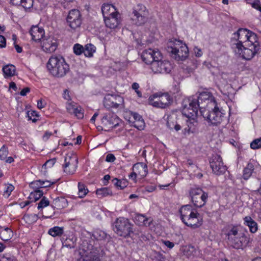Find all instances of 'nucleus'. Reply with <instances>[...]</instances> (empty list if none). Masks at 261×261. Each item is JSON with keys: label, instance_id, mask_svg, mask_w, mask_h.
I'll list each match as a JSON object with an SVG mask.
<instances>
[{"label": "nucleus", "instance_id": "obj_1", "mask_svg": "<svg viewBox=\"0 0 261 261\" xmlns=\"http://www.w3.org/2000/svg\"><path fill=\"white\" fill-rule=\"evenodd\" d=\"M142 60L147 64H151L152 70L155 73H168L171 70V65L168 61H162V56L158 49L148 48L141 55Z\"/></svg>", "mask_w": 261, "mask_h": 261}, {"label": "nucleus", "instance_id": "obj_2", "mask_svg": "<svg viewBox=\"0 0 261 261\" xmlns=\"http://www.w3.org/2000/svg\"><path fill=\"white\" fill-rule=\"evenodd\" d=\"M256 41H258L257 37L255 34L246 29L241 28L232 34L230 45L234 53H239L244 43L250 44Z\"/></svg>", "mask_w": 261, "mask_h": 261}, {"label": "nucleus", "instance_id": "obj_3", "mask_svg": "<svg viewBox=\"0 0 261 261\" xmlns=\"http://www.w3.org/2000/svg\"><path fill=\"white\" fill-rule=\"evenodd\" d=\"M226 236L229 245L236 249L243 250L248 245L250 242V239L247 234L236 226L228 230Z\"/></svg>", "mask_w": 261, "mask_h": 261}, {"label": "nucleus", "instance_id": "obj_4", "mask_svg": "<svg viewBox=\"0 0 261 261\" xmlns=\"http://www.w3.org/2000/svg\"><path fill=\"white\" fill-rule=\"evenodd\" d=\"M46 67L49 72L54 76L62 77L69 71V65L61 56H52L49 59Z\"/></svg>", "mask_w": 261, "mask_h": 261}, {"label": "nucleus", "instance_id": "obj_5", "mask_svg": "<svg viewBox=\"0 0 261 261\" xmlns=\"http://www.w3.org/2000/svg\"><path fill=\"white\" fill-rule=\"evenodd\" d=\"M179 213L182 222L188 227L195 228L202 224L200 214L190 205L182 206L179 210Z\"/></svg>", "mask_w": 261, "mask_h": 261}, {"label": "nucleus", "instance_id": "obj_6", "mask_svg": "<svg viewBox=\"0 0 261 261\" xmlns=\"http://www.w3.org/2000/svg\"><path fill=\"white\" fill-rule=\"evenodd\" d=\"M211 109L212 111H210L209 109L200 110V114L205 119L214 125L220 124L225 120V114L223 110L220 109L217 104L214 105Z\"/></svg>", "mask_w": 261, "mask_h": 261}, {"label": "nucleus", "instance_id": "obj_7", "mask_svg": "<svg viewBox=\"0 0 261 261\" xmlns=\"http://www.w3.org/2000/svg\"><path fill=\"white\" fill-rule=\"evenodd\" d=\"M148 14L149 13L146 7L144 5L139 4L133 7L129 16L132 23L140 26L147 22Z\"/></svg>", "mask_w": 261, "mask_h": 261}, {"label": "nucleus", "instance_id": "obj_8", "mask_svg": "<svg viewBox=\"0 0 261 261\" xmlns=\"http://www.w3.org/2000/svg\"><path fill=\"white\" fill-rule=\"evenodd\" d=\"M113 226L114 231L119 236L127 238L133 233V224L124 217L117 218Z\"/></svg>", "mask_w": 261, "mask_h": 261}, {"label": "nucleus", "instance_id": "obj_9", "mask_svg": "<svg viewBox=\"0 0 261 261\" xmlns=\"http://www.w3.org/2000/svg\"><path fill=\"white\" fill-rule=\"evenodd\" d=\"M198 99L193 96L185 98L182 102V114L185 117H197L199 103Z\"/></svg>", "mask_w": 261, "mask_h": 261}, {"label": "nucleus", "instance_id": "obj_10", "mask_svg": "<svg viewBox=\"0 0 261 261\" xmlns=\"http://www.w3.org/2000/svg\"><path fill=\"white\" fill-rule=\"evenodd\" d=\"M172 98L167 93H154L148 98L149 104L154 107L164 109L169 106Z\"/></svg>", "mask_w": 261, "mask_h": 261}, {"label": "nucleus", "instance_id": "obj_11", "mask_svg": "<svg viewBox=\"0 0 261 261\" xmlns=\"http://www.w3.org/2000/svg\"><path fill=\"white\" fill-rule=\"evenodd\" d=\"M171 53L177 60H184L188 56L189 49L186 44L181 41L174 39L171 42Z\"/></svg>", "mask_w": 261, "mask_h": 261}, {"label": "nucleus", "instance_id": "obj_12", "mask_svg": "<svg viewBox=\"0 0 261 261\" xmlns=\"http://www.w3.org/2000/svg\"><path fill=\"white\" fill-rule=\"evenodd\" d=\"M191 201L195 206L201 207L206 203L208 194L200 188H192L189 192Z\"/></svg>", "mask_w": 261, "mask_h": 261}, {"label": "nucleus", "instance_id": "obj_13", "mask_svg": "<svg viewBox=\"0 0 261 261\" xmlns=\"http://www.w3.org/2000/svg\"><path fill=\"white\" fill-rule=\"evenodd\" d=\"M239 53H234L239 57L243 59L249 60L251 59L257 53L260 49V46L258 41L255 43H250V44H245L243 47H241Z\"/></svg>", "mask_w": 261, "mask_h": 261}, {"label": "nucleus", "instance_id": "obj_14", "mask_svg": "<svg viewBox=\"0 0 261 261\" xmlns=\"http://www.w3.org/2000/svg\"><path fill=\"white\" fill-rule=\"evenodd\" d=\"M194 96L198 99L200 112L201 110H204L212 108L214 105L217 104L214 97L210 92L204 91L200 93L199 96Z\"/></svg>", "mask_w": 261, "mask_h": 261}, {"label": "nucleus", "instance_id": "obj_15", "mask_svg": "<svg viewBox=\"0 0 261 261\" xmlns=\"http://www.w3.org/2000/svg\"><path fill=\"white\" fill-rule=\"evenodd\" d=\"M119 118L110 112L104 114L101 118V123L108 129L116 128L119 125Z\"/></svg>", "mask_w": 261, "mask_h": 261}, {"label": "nucleus", "instance_id": "obj_16", "mask_svg": "<svg viewBox=\"0 0 261 261\" xmlns=\"http://www.w3.org/2000/svg\"><path fill=\"white\" fill-rule=\"evenodd\" d=\"M67 21L72 29L75 30L79 28L82 23L80 12L76 9L70 11L67 17Z\"/></svg>", "mask_w": 261, "mask_h": 261}, {"label": "nucleus", "instance_id": "obj_17", "mask_svg": "<svg viewBox=\"0 0 261 261\" xmlns=\"http://www.w3.org/2000/svg\"><path fill=\"white\" fill-rule=\"evenodd\" d=\"M41 44L42 49L48 53L54 52L58 46L57 40L52 36L43 39Z\"/></svg>", "mask_w": 261, "mask_h": 261}, {"label": "nucleus", "instance_id": "obj_18", "mask_svg": "<svg viewBox=\"0 0 261 261\" xmlns=\"http://www.w3.org/2000/svg\"><path fill=\"white\" fill-rule=\"evenodd\" d=\"M185 120L186 126L183 129L185 135H189L191 133H194L197 130L198 122L196 120L197 117H186Z\"/></svg>", "mask_w": 261, "mask_h": 261}, {"label": "nucleus", "instance_id": "obj_19", "mask_svg": "<svg viewBox=\"0 0 261 261\" xmlns=\"http://www.w3.org/2000/svg\"><path fill=\"white\" fill-rule=\"evenodd\" d=\"M119 16L120 14L117 13L104 18L106 27L110 29L116 28L120 23Z\"/></svg>", "mask_w": 261, "mask_h": 261}, {"label": "nucleus", "instance_id": "obj_20", "mask_svg": "<svg viewBox=\"0 0 261 261\" xmlns=\"http://www.w3.org/2000/svg\"><path fill=\"white\" fill-rule=\"evenodd\" d=\"M30 34L32 38L35 41H39L44 39V31L42 28H39L38 26H33L30 31Z\"/></svg>", "mask_w": 261, "mask_h": 261}, {"label": "nucleus", "instance_id": "obj_21", "mask_svg": "<svg viewBox=\"0 0 261 261\" xmlns=\"http://www.w3.org/2000/svg\"><path fill=\"white\" fill-rule=\"evenodd\" d=\"M101 12L103 18L112 15L119 13L116 10L115 7L112 4H104L101 7Z\"/></svg>", "mask_w": 261, "mask_h": 261}, {"label": "nucleus", "instance_id": "obj_22", "mask_svg": "<svg viewBox=\"0 0 261 261\" xmlns=\"http://www.w3.org/2000/svg\"><path fill=\"white\" fill-rule=\"evenodd\" d=\"M76 241V238L73 235H71L69 237L64 236L61 239L63 247H66L70 249L74 248L75 247Z\"/></svg>", "mask_w": 261, "mask_h": 261}, {"label": "nucleus", "instance_id": "obj_23", "mask_svg": "<svg viewBox=\"0 0 261 261\" xmlns=\"http://www.w3.org/2000/svg\"><path fill=\"white\" fill-rule=\"evenodd\" d=\"M134 222L139 226H149L151 221L144 215L137 214L134 218Z\"/></svg>", "mask_w": 261, "mask_h": 261}, {"label": "nucleus", "instance_id": "obj_24", "mask_svg": "<svg viewBox=\"0 0 261 261\" xmlns=\"http://www.w3.org/2000/svg\"><path fill=\"white\" fill-rule=\"evenodd\" d=\"M243 220L244 225L249 227L250 232L253 233L257 231L258 229L257 224L250 216L245 217Z\"/></svg>", "mask_w": 261, "mask_h": 261}, {"label": "nucleus", "instance_id": "obj_25", "mask_svg": "<svg viewBox=\"0 0 261 261\" xmlns=\"http://www.w3.org/2000/svg\"><path fill=\"white\" fill-rule=\"evenodd\" d=\"M68 205L67 200L63 197L55 198L51 205L52 207L57 209H61L66 207Z\"/></svg>", "mask_w": 261, "mask_h": 261}, {"label": "nucleus", "instance_id": "obj_26", "mask_svg": "<svg viewBox=\"0 0 261 261\" xmlns=\"http://www.w3.org/2000/svg\"><path fill=\"white\" fill-rule=\"evenodd\" d=\"M132 116L135 120L134 126L139 130L143 129L145 124L142 117L137 113H132Z\"/></svg>", "mask_w": 261, "mask_h": 261}, {"label": "nucleus", "instance_id": "obj_27", "mask_svg": "<svg viewBox=\"0 0 261 261\" xmlns=\"http://www.w3.org/2000/svg\"><path fill=\"white\" fill-rule=\"evenodd\" d=\"M8 154V148L5 145H3L0 149V160L1 161H5L7 163L13 162L14 159L12 157L9 156L7 158Z\"/></svg>", "mask_w": 261, "mask_h": 261}, {"label": "nucleus", "instance_id": "obj_28", "mask_svg": "<svg viewBox=\"0 0 261 261\" xmlns=\"http://www.w3.org/2000/svg\"><path fill=\"white\" fill-rule=\"evenodd\" d=\"M13 233L9 228H2L0 229V238L4 241L10 240L13 237Z\"/></svg>", "mask_w": 261, "mask_h": 261}, {"label": "nucleus", "instance_id": "obj_29", "mask_svg": "<svg viewBox=\"0 0 261 261\" xmlns=\"http://www.w3.org/2000/svg\"><path fill=\"white\" fill-rule=\"evenodd\" d=\"M213 172L216 175H220L225 173L227 167L224 164H210Z\"/></svg>", "mask_w": 261, "mask_h": 261}, {"label": "nucleus", "instance_id": "obj_30", "mask_svg": "<svg viewBox=\"0 0 261 261\" xmlns=\"http://www.w3.org/2000/svg\"><path fill=\"white\" fill-rule=\"evenodd\" d=\"M2 70L4 74V76L5 77H8L14 75L16 71V68L14 65L12 64H9L4 66Z\"/></svg>", "mask_w": 261, "mask_h": 261}, {"label": "nucleus", "instance_id": "obj_31", "mask_svg": "<svg viewBox=\"0 0 261 261\" xmlns=\"http://www.w3.org/2000/svg\"><path fill=\"white\" fill-rule=\"evenodd\" d=\"M181 250L183 254L188 258L193 256L195 253V248L191 245H186L183 246L181 248Z\"/></svg>", "mask_w": 261, "mask_h": 261}, {"label": "nucleus", "instance_id": "obj_32", "mask_svg": "<svg viewBox=\"0 0 261 261\" xmlns=\"http://www.w3.org/2000/svg\"><path fill=\"white\" fill-rule=\"evenodd\" d=\"M64 232V227L55 226L48 230V233L53 237H60Z\"/></svg>", "mask_w": 261, "mask_h": 261}, {"label": "nucleus", "instance_id": "obj_33", "mask_svg": "<svg viewBox=\"0 0 261 261\" xmlns=\"http://www.w3.org/2000/svg\"><path fill=\"white\" fill-rule=\"evenodd\" d=\"M96 51L95 46L91 44H87L84 47V54L87 57H92L93 56L94 53Z\"/></svg>", "mask_w": 261, "mask_h": 261}, {"label": "nucleus", "instance_id": "obj_34", "mask_svg": "<svg viewBox=\"0 0 261 261\" xmlns=\"http://www.w3.org/2000/svg\"><path fill=\"white\" fill-rule=\"evenodd\" d=\"M115 97L111 96H107L105 97L104 99V105L106 107H113L117 108L119 107V104L117 103L116 102H114L113 99H114Z\"/></svg>", "mask_w": 261, "mask_h": 261}, {"label": "nucleus", "instance_id": "obj_35", "mask_svg": "<svg viewBox=\"0 0 261 261\" xmlns=\"http://www.w3.org/2000/svg\"><path fill=\"white\" fill-rule=\"evenodd\" d=\"M136 169L139 170L138 173L141 176H145L147 173V164H134L133 170Z\"/></svg>", "mask_w": 261, "mask_h": 261}, {"label": "nucleus", "instance_id": "obj_36", "mask_svg": "<svg viewBox=\"0 0 261 261\" xmlns=\"http://www.w3.org/2000/svg\"><path fill=\"white\" fill-rule=\"evenodd\" d=\"M96 194L99 198L106 197L112 195V192L108 188H102L97 189Z\"/></svg>", "mask_w": 261, "mask_h": 261}, {"label": "nucleus", "instance_id": "obj_37", "mask_svg": "<svg viewBox=\"0 0 261 261\" xmlns=\"http://www.w3.org/2000/svg\"><path fill=\"white\" fill-rule=\"evenodd\" d=\"M43 194V192L40 190H35L34 192H32L29 197V198L32 201H36L42 197Z\"/></svg>", "mask_w": 261, "mask_h": 261}, {"label": "nucleus", "instance_id": "obj_38", "mask_svg": "<svg viewBox=\"0 0 261 261\" xmlns=\"http://www.w3.org/2000/svg\"><path fill=\"white\" fill-rule=\"evenodd\" d=\"M92 237L95 240H103L106 239L107 234L105 231L97 229L93 232Z\"/></svg>", "mask_w": 261, "mask_h": 261}, {"label": "nucleus", "instance_id": "obj_39", "mask_svg": "<svg viewBox=\"0 0 261 261\" xmlns=\"http://www.w3.org/2000/svg\"><path fill=\"white\" fill-rule=\"evenodd\" d=\"M77 168L76 164H64L63 168L64 172L68 174H73Z\"/></svg>", "mask_w": 261, "mask_h": 261}, {"label": "nucleus", "instance_id": "obj_40", "mask_svg": "<svg viewBox=\"0 0 261 261\" xmlns=\"http://www.w3.org/2000/svg\"><path fill=\"white\" fill-rule=\"evenodd\" d=\"M78 189L79 197L81 198H84L88 192V190L86 188L85 185L80 182L78 183Z\"/></svg>", "mask_w": 261, "mask_h": 261}, {"label": "nucleus", "instance_id": "obj_41", "mask_svg": "<svg viewBox=\"0 0 261 261\" xmlns=\"http://www.w3.org/2000/svg\"><path fill=\"white\" fill-rule=\"evenodd\" d=\"M112 181L114 185L120 189H123L128 185L127 181L124 179L119 180L117 178H114Z\"/></svg>", "mask_w": 261, "mask_h": 261}, {"label": "nucleus", "instance_id": "obj_42", "mask_svg": "<svg viewBox=\"0 0 261 261\" xmlns=\"http://www.w3.org/2000/svg\"><path fill=\"white\" fill-rule=\"evenodd\" d=\"M253 166L252 164H248L247 166L243 170V177L244 179H248L252 173Z\"/></svg>", "mask_w": 261, "mask_h": 261}, {"label": "nucleus", "instance_id": "obj_43", "mask_svg": "<svg viewBox=\"0 0 261 261\" xmlns=\"http://www.w3.org/2000/svg\"><path fill=\"white\" fill-rule=\"evenodd\" d=\"M38 218V216L35 214H27L23 217L24 220L30 224L35 222Z\"/></svg>", "mask_w": 261, "mask_h": 261}, {"label": "nucleus", "instance_id": "obj_44", "mask_svg": "<svg viewBox=\"0 0 261 261\" xmlns=\"http://www.w3.org/2000/svg\"><path fill=\"white\" fill-rule=\"evenodd\" d=\"M14 187L11 184H7L5 185L4 190L3 196L8 198L11 195V192L14 190Z\"/></svg>", "mask_w": 261, "mask_h": 261}, {"label": "nucleus", "instance_id": "obj_45", "mask_svg": "<svg viewBox=\"0 0 261 261\" xmlns=\"http://www.w3.org/2000/svg\"><path fill=\"white\" fill-rule=\"evenodd\" d=\"M250 148L254 150L261 148V137L253 140L250 143Z\"/></svg>", "mask_w": 261, "mask_h": 261}, {"label": "nucleus", "instance_id": "obj_46", "mask_svg": "<svg viewBox=\"0 0 261 261\" xmlns=\"http://www.w3.org/2000/svg\"><path fill=\"white\" fill-rule=\"evenodd\" d=\"M49 205V201L45 197H43L38 203L37 208L38 210L42 209Z\"/></svg>", "mask_w": 261, "mask_h": 261}, {"label": "nucleus", "instance_id": "obj_47", "mask_svg": "<svg viewBox=\"0 0 261 261\" xmlns=\"http://www.w3.org/2000/svg\"><path fill=\"white\" fill-rule=\"evenodd\" d=\"M65 163H77L78 162L76 154H68L65 159Z\"/></svg>", "mask_w": 261, "mask_h": 261}, {"label": "nucleus", "instance_id": "obj_48", "mask_svg": "<svg viewBox=\"0 0 261 261\" xmlns=\"http://www.w3.org/2000/svg\"><path fill=\"white\" fill-rule=\"evenodd\" d=\"M73 49L75 54L80 55L82 53H84V47L82 45L76 43L74 45Z\"/></svg>", "mask_w": 261, "mask_h": 261}, {"label": "nucleus", "instance_id": "obj_49", "mask_svg": "<svg viewBox=\"0 0 261 261\" xmlns=\"http://www.w3.org/2000/svg\"><path fill=\"white\" fill-rule=\"evenodd\" d=\"M76 116L78 118H83L84 117V113L83 110L81 107L76 106L74 112L72 113Z\"/></svg>", "mask_w": 261, "mask_h": 261}, {"label": "nucleus", "instance_id": "obj_50", "mask_svg": "<svg viewBox=\"0 0 261 261\" xmlns=\"http://www.w3.org/2000/svg\"><path fill=\"white\" fill-rule=\"evenodd\" d=\"M33 5V0H23L22 1L21 6L25 9H30Z\"/></svg>", "mask_w": 261, "mask_h": 261}, {"label": "nucleus", "instance_id": "obj_51", "mask_svg": "<svg viewBox=\"0 0 261 261\" xmlns=\"http://www.w3.org/2000/svg\"><path fill=\"white\" fill-rule=\"evenodd\" d=\"M222 162V159L218 154L213 155L210 161V163H221Z\"/></svg>", "mask_w": 261, "mask_h": 261}, {"label": "nucleus", "instance_id": "obj_52", "mask_svg": "<svg viewBox=\"0 0 261 261\" xmlns=\"http://www.w3.org/2000/svg\"><path fill=\"white\" fill-rule=\"evenodd\" d=\"M1 261H17L15 257L10 254H5L1 257Z\"/></svg>", "mask_w": 261, "mask_h": 261}, {"label": "nucleus", "instance_id": "obj_53", "mask_svg": "<svg viewBox=\"0 0 261 261\" xmlns=\"http://www.w3.org/2000/svg\"><path fill=\"white\" fill-rule=\"evenodd\" d=\"M42 180H36L30 184V186L34 189L36 190H39V189L42 188Z\"/></svg>", "mask_w": 261, "mask_h": 261}, {"label": "nucleus", "instance_id": "obj_54", "mask_svg": "<svg viewBox=\"0 0 261 261\" xmlns=\"http://www.w3.org/2000/svg\"><path fill=\"white\" fill-rule=\"evenodd\" d=\"M42 180H36L30 184V186L34 189L36 190H39V189L42 188Z\"/></svg>", "mask_w": 261, "mask_h": 261}, {"label": "nucleus", "instance_id": "obj_55", "mask_svg": "<svg viewBox=\"0 0 261 261\" xmlns=\"http://www.w3.org/2000/svg\"><path fill=\"white\" fill-rule=\"evenodd\" d=\"M76 107V106L73 102H68L66 105L67 110L70 113H72L74 112Z\"/></svg>", "mask_w": 261, "mask_h": 261}, {"label": "nucleus", "instance_id": "obj_56", "mask_svg": "<svg viewBox=\"0 0 261 261\" xmlns=\"http://www.w3.org/2000/svg\"><path fill=\"white\" fill-rule=\"evenodd\" d=\"M26 116L28 117V120H31L34 122H36L37 120L36 118H32V116H37V114L35 111H27L26 112Z\"/></svg>", "mask_w": 261, "mask_h": 261}, {"label": "nucleus", "instance_id": "obj_57", "mask_svg": "<svg viewBox=\"0 0 261 261\" xmlns=\"http://www.w3.org/2000/svg\"><path fill=\"white\" fill-rule=\"evenodd\" d=\"M132 89H134L135 91V92L137 93L138 96L139 97H142V93L139 90V85L137 83H134L132 84Z\"/></svg>", "mask_w": 261, "mask_h": 261}, {"label": "nucleus", "instance_id": "obj_58", "mask_svg": "<svg viewBox=\"0 0 261 261\" xmlns=\"http://www.w3.org/2000/svg\"><path fill=\"white\" fill-rule=\"evenodd\" d=\"M116 158L114 155L112 153H108L106 155L105 161L107 162H114Z\"/></svg>", "mask_w": 261, "mask_h": 261}, {"label": "nucleus", "instance_id": "obj_59", "mask_svg": "<svg viewBox=\"0 0 261 261\" xmlns=\"http://www.w3.org/2000/svg\"><path fill=\"white\" fill-rule=\"evenodd\" d=\"M46 105V102L44 100H43L42 99H39L37 101V106L39 109H42V108H44Z\"/></svg>", "mask_w": 261, "mask_h": 261}, {"label": "nucleus", "instance_id": "obj_60", "mask_svg": "<svg viewBox=\"0 0 261 261\" xmlns=\"http://www.w3.org/2000/svg\"><path fill=\"white\" fill-rule=\"evenodd\" d=\"M194 51L195 55V56L197 57H200L202 56L203 53L201 49L198 48L197 47H195L194 48Z\"/></svg>", "mask_w": 261, "mask_h": 261}, {"label": "nucleus", "instance_id": "obj_61", "mask_svg": "<svg viewBox=\"0 0 261 261\" xmlns=\"http://www.w3.org/2000/svg\"><path fill=\"white\" fill-rule=\"evenodd\" d=\"M6 45V39L2 35H0V47H5Z\"/></svg>", "mask_w": 261, "mask_h": 261}, {"label": "nucleus", "instance_id": "obj_62", "mask_svg": "<svg viewBox=\"0 0 261 261\" xmlns=\"http://www.w3.org/2000/svg\"><path fill=\"white\" fill-rule=\"evenodd\" d=\"M53 184V182H51L48 180H42V188H47L50 187Z\"/></svg>", "mask_w": 261, "mask_h": 261}, {"label": "nucleus", "instance_id": "obj_63", "mask_svg": "<svg viewBox=\"0 0 261 261\" xmlns=\"http://www.w3.org/2000/svg\"><path fill=\"white\" fill-rule=\"evenodd\" d=\"M47 164H42L41 167L40 168V172L43 174L44 175H46L47 174V167H46Z\"/></svg>", "mask_w": 261, "mask_h": 261}, {"label": "nucleus", "instance_id": "obj_64", "mask_svg": "<svg viewBox=\"0 0 261 261\" xmlns=\"http://www.w3.org/2000/svg\"><path fill=\"white\" fill-rule=\"evenodd\" d=\"M52 134L51 132L48 131H46L45 132L44 135L42 137L43 140L44 141H47L48 138L51 136Z\"/></svg>", "mask_w": 261, "mask_h": 261}]
</instances>
